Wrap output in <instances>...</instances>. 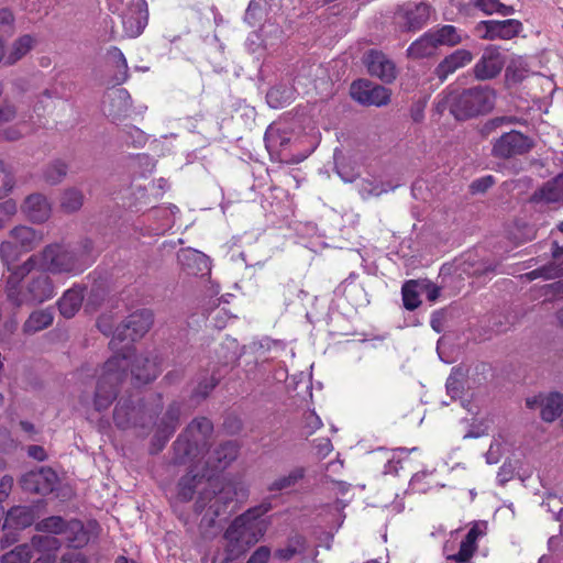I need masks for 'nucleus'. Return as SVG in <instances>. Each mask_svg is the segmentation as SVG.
<instances>
[{
  "label": "nucleus",
  "mask_w": 563,
  "mask_h": 563,
  "mask_svg": "<svg viewBox=\"0 0 563 563\" xmlns=\"http://www.w3.org/2000/svg\"><path fill=\"white\" fill-rule=\"evenodd\" d=\"M307 550V540L303 536L296 533L288 537L284 548L275 551V558L280 561H290L294 556L305 553Z\"/></svg>",
  "instance_id": "31"
},
{
  "label": "nucleus",
  "mask_w": 563,
  "mask_h": 563,
  "mask_svg": "<svg viewBox=\"0 0 563 563\" xmlns=\"http://www.w3.org/2000/svg\"><path fill=\"white\" fill-rule=\"evenodd\" d=\"M437 47L455 46L462 43V36L454 25L445 24L437 29L429 30Z\"/></svg>",
  "instance_id": "32"
},
{
  "label": "nucleus",
  "mask_w": 563,
  "mask_h": 563,
  "mask_svg": "<svg viewBox=\"0 0 563 563\" xmlns=\"http://www.w3.org/2000/svg\"><path fill=\"white\" fill-rule=\"evenodd\" d=\"M563 177L559 176L553 180L547 181L540 189L533 192L531 200L533 202L553 203L563 201Z\"/></svg>",
  "instance_id": "28"
},
{
  "label": "nucleus",
  "mask_w": 563,
  "mask_h": 563,
  "mask_svg": "<svg viewBox=\"0 0 563 563\" xmlns=\"http://www.w3.org/2000/svg\"><path fill=\"white\" fill-rule=\"evenodd\" d=\"M437 45L429 31L413 41L407 48V56L413 59L426 58L434 55Z\"/></svg>",
  "instance_id": "30"
},
{
  "label": "nucleus",
  "mask_w": 563,
  "mask_h": 563,
  "mask_svg": "<svg viewBox=\"0 0 563 563\" xmlns=\"http://www.w3.org/2000/svg\"><path fill=\"white\" fill-rule=\"evenodd\" d=\"M154 322V314L150 309H140L131 313L113 332V336L109 342L112 351H117L114 355L128 354L129 357L134 355L133 342L143 338Z\"/></svg>",
  "instance_id": "9"
},
{
  "label": "nucleus",
  "mask_w": 563,
  "mask_h": 563,
  "mask_svg": "<svg viewBox=\"0 0 563 563\" xmlns=\"http://www.w3.org/2000/svg\"><path fill=\"white\" fill-rule=\"evenodd\" d=\"M207 479L198 474H191V472L184 475L178 482L177 496L181 501H189L192 499L196 488L198 486H206Z\"/></svg>",
  "instance_id": "34"
},
{
  "label": "nucleus",
  "mask_w": 563,
  "mask_h": 563,
  "mask_svg": "<svg viewBox=\"0 0 563 563\" xmlns=\"http://www.w3.org/2000/svg\"><path fill=\"white\" fill-rule=\"evenodd\" d=\"M178 261L183 267L188 268L192 274L202 272L208 267V257L203 253L191 249L183 251L178 255Z\"/></svg>",
  "instance_id": "37"
},
{
  "label": "nucleus",
  "mask_w": 563,
  "mask_h": 563,
  "mask_svg": "<svg viewBox=\"0 0 563 563\" xmlns=\"http://www.w3.org/2000/svg\"><path fill=\"white\" fill-rule=\"evenodd\" d=\"M307 473L306 467L303 466H296L291 471H289L288 474L282 475L274 479L269 486V492H282L288 488L294 487L297 485L301 479L305 478Z\"/></svg>",
  "instance_id": "35"
},
{
  "label": "nucleus",
  "mask_w": 563,
  "mask_h": 563,
  "mask_svg": "<svg viewBox=\"0 0 563 563\" xmlns=\"http://www.w3.org/2000/svg\"><path fill=\"white\" fill-rule=\"evenodd\" d=\"M170 438H172V435H169L168 433L156 428L154 437L151 441L150 453L151 454L159 453L166 446V444Z\"/></svg>",
  "instance_id": "50"
},
{
  "label": "nucleus",
  "mask_w": 563,
  "mask_h": 563,
  "mask_svg": "<svg viewBox=\"0 0 563 563\" xmlns=\"http://www.w3.org/2000/svg\"><path fill=\"white\" fill-rule=\"evenodd\" d=\"M15 115L16 109L12 103L4 101L0 106V124L11 122Z\"/></svg>",
  "instance_id": "56"
},
{
  "label": "nucleus",
  "mask_w": 563,
  "mask_h": 563,
  "mask_svg": "<svg viewBox=\"0 0 563 563\" xmlns=\"http://www.w3.org/2000/svg\"><path fill=\"white\" fill-rule=\"evenodd\" d=\"M465 373L461 367H453L451 374L446 379V390L451 398H460L463 395L464 386H465Z\"/></svg>",
  "instance_id": "40"
},
{
  "label": "nucleus",
  "mask_w": 563,
  "mask_h": 563,
  "mask_svg": "<svg viewBox=\"0 0 563 563\" xmlns=\"http://www.w3.org/2000/svg\"><path fill=\"white\" fill-rule=\"evenodd\" d=\"M363 63L367 73L384 84H391L397 78L396 64L382 51L375 48L367 51L363 57Z\"/></svg>",
  "instance_id": "14"
},
{
  "label": "nucleus",
  "mask_w": 563,
  "mask_h": 563,
  "mask_svg": "<svg viewBox=\"0 0 563 563\" xmlns=\"http://www.w3.org/2000/svg\"><path fill=\"white\" fill-rule=\"evenodd\" d=\"M401 295L404 307L407 310L412 311L420 306L421 301L419 299V294L416 290V282L410 280L404 284L401 288Z\"/></svg>",
  "instance_id": "46"
},
{
  "label": "nucleus",
  "mask_w": 563,
  "mask_h": 563,
  "mask_svg": "<svg viewBox=\"0 0 563 563\" xmlns=\"http://www.w3.org/2000/svg\"><path fill=\"white\" fill-rule=\"evenodd\" d=\"M35 42V38L30 34L16 38L7 56V64L13 65L23 58L33 48Z\"/></svg>",
  "instance_id": "38"
},
{
  "label": "nucleus",
  "mask_w": 563,
  "mask_h": 563,
  "mask_svg": "<svg viewBox=\"0 0 563 563\" xmlns=\"http://www.w3.org/2000/svg\"><path fill=\"white\" fill-rule=\"evenodd\" d=\"M533 146L534 142L530 136L511 130L494 140L492 155L496 158H511L529 153Z\"/></svg>",
  "instance_id": "10"
},
{
  "label": "nucleus",
  "mask_w": 563,
  "mask_h": 563,
  "mask_svg": "<svg viewBox=\"0 0 563 563\" xmlns=\"http://www.w3.org/2000/svg\"><path fill=\"white\" fill-rule=\"evenodd\" d=\"M526 405L528 408L541 409V418L547 422H552L559 418L563 411V394L550 393L547 396L539 395L527 398Z\"/></svg>",
  "instance_id": "20"
},
{
  "label": "nucleus",
  "mask_w": 563,
  "mask_h": 563,
  "mask_svg": "<svg viewBox=\"0 0 563 563\" xmlns=\"http://www.w3.org/2000/svg\"><path fill=\"white\" fill-rule=\"evenodd\" d=\"M14 23V15L11 10L0 8V31H11Z\"/></svg>",
  "instance_id": "57"
},
{
  "label": "nucleus",
  "mask_w": 563,
  "mask_h": 563,
  "mask_svg": "<svg viewBox=\"0 0 563 563\" xmlns=\"http://www.w3.org/2000/svg\"><path fill=\"white\" fill-rule=\"evenodd\" d=\"M36 519L35 508L32 506H13L5 516L3 528L23 530L31 527Z\"/></svg>",
  "instance_id": "25"
},
{
  "label": "nucleus",
  "mask_w": 563,
  "mask_h": 563,
  "mask_svg": "<svg viewBox=\"0 0 563 563\" xmlns=\"http://www.w3.org/2000/svg\"><path fill=\"white\" fill-rule=\"evenodd\" d=\"M240 445L236 441L220 443L212 452H208L206 465L211 471L222 472L238 459Z\"/></svg>",
  "instance_id": "21"
},
{
  "label": "nucleus",
  "mask_w": 563,
  "mask_h": 563,
  "mask_svg": "<svg viewBox=\"0 0 563 563\" xmlns=\"http://www.w3.org/2000/svg\"><path fill=\"white\" fill-rule=\"evenodd\" d=\"M37 266V256H30L23 264L16 266L8 276L4 285L7 300L15 308L24 305L33 306L49 300L55 295V287L49 276L44 272L24 278Z\"/></svg>",
  "instance_id": "1"
},
{
  "label": "nucleus",
  "mask_w": 563,
  "mask_h": 563,
  "mask_svg": "<svg viewBox=\"0 0 563 563\" xmlns=\"http://www.w3.org/2000/svg\"><path fill=\"white\" fill-rule=\"evenodd\" d=\"M10 236L14 243L24 252L34 250L44 239L41 231L31 227L18 225L10 231Z\"/></svg>",
  "instance_id": "27"
},
{
  "label": "nucleus",
  "mask_w": 563,
  "mask_h": 563,
  "mask_svg": "<svg viewBox=\"0 0 563 563\" xmlns=\"http://www.w3.org/2000/svg\"><path fill=\"white\" fill-rule=\"evenodd\" d=\"M271 549L266 545H261L257 548L246 563H268L271 558Z\"/></svg>",
  "instance_id": "54"
},
{
  "label": "nucleus",
  "mask_w": 563,
  "mask_h": 563,
  "mask_svg": "<svg viewBox=\"0 0 563 563\" xmlns=\"http://www.w3.org/2000/svg\"><path fill=\"white\" fill-rule=\"evenodd\" d=\"M495 101V90L481 85L451 92L448 97L449 110L460 121L487 114L494 109Z\"/></svg>",
  "instance_id": "6"
},
{
  "label": "nucleus",
  "mask_w": 563,
  "mask_h": 563,
  "mask_svg": "<svg viewBox=\"0 0 563 563\" xmlns=\"http://www.w3.org/2000/svg\"><path fill=\"white\" fill-rule=\"evenodd\" d=\"M475 8L486 14L499 13L501 15H510L515 12L514 7L506 5L499 0H471Z\"/></svg>",
  "instance_id": "42"
},
{
  "label": "nucleus",
  "mask_w": 563,
  "mask_h": 563,
  "mask_svg": "<svg viewBox=\"0 0 563 563\" xmlns=\"http://www.w3.org/2000/svg\"><path fill=\"white\" fill-rule=\"evenodd\" d=\"M22 210L26 218L32 222H45L51 216V205L46 197L41 194H32L27 196L22 206Z\"/></svg>",
  "instance_id": "23"
},
{
  "label": "nucleus",
  "mask_w": 563,
  "mask_h": 563,
  "mask_svg": "<svg viewBox=\"0 0 563 563\" xmlns=\"http://www.w3.org/2000/svg\"><path fill=\"white\" fill-rule=\"evenodd\" d=\"M128 357L129 367L135 385H145L157 378L162 372V361L155 354L135 356L132 362Z\"/></svg>",
  "instance_id": "17"
},
{
  "label": "nucleus",
  "mask_w": 563,
  "mask_h": 563,
  "mask_svg": "<svg viewBox=\"0 0 563 563\" xmlns=\"http://www.w3.org/2000/svg\"><path fill=\"white\" fill-rule=\"evenodd\" d=\"M494 184H495L494 177L492 175H486L484 177L475 179L471 184V190H472V192H485Z\"/></svg>",
  "instance_id": "53"
},
{
  "label": "nucleus",
  "mask_w": 563,
  "mask_h": 563,
  "mask_svg": "<svg viewBox=\"0 0 563 563\" xmlns=\"http://www.w3.org/2000/svg\"><path fill=\"white\" fill-rule=\"evenodd\" d=\"M155 408H150L144 401H133L121 398L113 411L114 424L121 430L135 429L137 434L145 437L150 433L154 416L162 410V396L155 395Z\"/></svg>",
  "instance_id": "7"
},
{
  "label": "nucleus",
  "mask_w": 563,
  "mask_h": 563,
  "mask_svg": "<svg viewBox=\"0 0 563 563\" xmlns=\"http://www.w3.org/2000/svg\"><path fill=\"white\" fill-rule=\"evenodd\" d=\"M323 422L321 418L314 412L309 411L305 415V429H307V437L312 435L316 431L321 429Z\"/></svg>",
  "instance_id": "52"
},
{
  "label": "nucleus",
  "mask_w": 563,
  "mask_h": 563,
  "mask_svg": "<svg viewBox=\"0 0 563 563\" xmlns=\"http://www.w3.org/2000/svg\"><path fill=\"white\" fill-rule=\"evenodd\" d=\"M57 483V473L53 468L44 466L25 473L20 479L24 492L42 496L53 493Z\"/></svg>",
  "instance_id": "12"
},
{
  "label": "nucleus",
  "mask_w": 563,
  "mask_h": 563,
  "mask_svg": "<svg viewBox=\"0 0 563 563\" xmlns=\"http://www.w3.org/2000/svg\"><path fill=\"white\" fill-rule=\"evenodd\" d=\"M128 354L113 355L102 367L93 395V407L101 412L107 410L117 399L119 385L128 377Z\"/></svg>",
  "instance_id": "8"
},
{
  "label": "nucleus",
  "mask_w": 563,
  "mask_h": 563,
  "mask_svg": "<svg viewBox=\"0 0 563 563\" xmlns=\"http://www.w3.org/2000/svg\"><path fill=\"white\" fill-rule=\"evenodd\" d=\"M30 545L37 550H58L62 543L56 537L37 534L32 537Z\"/></svg>",
  "instance_id": "49"
},
{
  "label": "nucleus",
  "mask_w": 563,
  "mask_h": 563,
  "mask_svg": "<svg viewBox=\"0 0 563 563\" xmlns=\"http://www.w3.org/2000/svg\"><path fill=\"white\" fill-rule=\"evenodd\" d=\"M271 509L269 503H263L249 508L230 523L224 532L230 560L238 559L265 536L269 522L263 517Z\"/></svg>",
  "instance_id": "3"
},
{
  "label": "nucleus",
  "mask_w": 563,
  "mask_h": 563,
  "mask_svg": "<svg viewBox=\"0 0 563 563\" xmlns=\"http://www.w3.org/2000/svg\"><path fill=\"white\" fill-rule=\"evenodd\" d=\"M539 268V273H541V278L543 279L549 280L563 277V266L555 262H550Z\"/></svg>",
  "instance_id": "51"
},
{
  "label": "nucleus",
  "mask_w": 563,
  "mask_h": 563,
  "mask_svg": "<svg viewBox=\"0 0 563 563\" xmlns=\"http://www.w3.org/2000/svg\"><path fill=\"white\" fill-rule=\"evenodd\" d=\"M68 170L67 165L57 159L49 164L44 172V179L52 185L60 183L66 176Z\"/></svg>",
  "instance_id": "45"
},
{
  "label": "nucleus",
  "mask_w": 563,
  "mask_h": 563,
  "mask_svg": "<svg viewBox=\"0 0 563 563\" xmlns=\"http://www.w3.org/2000/svg\"><path fill=\"white\" fill-rule=\"evenodd\" d=\"M59 563H87V559L80 552H66L62 555Z\"/></svg>",
  "instance_id": "60"
},
{
  "label": "nucleus",
  "mask_w": 563,
  "mask_h": 563,
  "mask_svg": "<svg viewBox=\"0 0 563 563\" xmlns=\"http://www.w3.org/2000/svg\"><path fill=\"white\" fill-rule=\"evenodd\" d=\"M148 22V8L145 0H130L122 14V25L130 38L140 36Z\"/></svg>",
  "instance_id": "16"
},
{
  "label": "nucleus",
  "mask_w": 563,
  "mask_h": 563,
  "mask_svg": "<svg viewBox=\"0 0 563 563\" xmlns=\"http://www.w3.org/2000/svg\"><path fill=\"white\" fill-rule=\"evenodd\" d=\"M552 262H555L563 266V246L559 245L556 241H553L551 249Z\"/></svg>",
  "instance_id": "64"
},
{
  "label": "nucleus",
  "mask_w": 563,
  "mask_h": 563,
  "mask_svg": "<svg viewBox=\"0 0 563 563\" xmlns=\"http://www.w3.org/2000/svg\"><path fill=\"white\" fill-rule=\"evenodd\" d=\"M431 5L428 2H408L400 5L396 12L399 26L408 32L421 30L430 19Z\"/></svg>",
  "instance_id": "13"
},
{
  "label": "nucleus",
  "mask_w": 563,
  "mask_h": 563,
  "mask_svg": "<svg viewBox=\"0 0 563 563\" xmlns=\"http://www.w3.org/2000/svg\"><path fill=\"white\" fill-rule=\"evenodd\" d=\"M93 243L84 238L77 243H51L37 256V265L53 274L82 273L92 263Z\"/></svg>",
  "instance_id": "2"
},
{
  "label": "nucleus",
  "mask_w": 563,
  "mask_h": 563,
  "mask_svg": "<svg viewBox=\"0 0 563 563\" xmlns=\"http://www.w3.org/2000/svg\"><path fill=\"white\" fill-rule=\"evenodd\" d=\"M33 551L30 544L16 545L13 550L2 555L1 563H30Z\"/></svg>",
  "instance_id": "43"
},
{
  "label": "nucleus",
  "mask_w": 563,
  "mask_h": 563,
  "mask_svg": "<svg viewBox=\"0 0 563 563\" xmlns=\"http://www.w3.org/2000/svg\"><path fill=\"white\" fill-rule=\"evenodd\" d=\"M543 289L545 295H551L554 299H563V279L548 284Z\"/></svg>",
  "instance_id": "58"
},
{
  "label": "nucleus",
  "mask_w": 563,
  "mask_h": 563,
  "mask_svg": "<svg viewBox=\"0 0 563 563\" xmlns=\"http://www.w3.org/2000/svg\"><path fill=\"white\" fill-rule=\"evenodd\" d=\"M130 134L133 137L132 144L135 147H142L146 143L147 139H146L145 133L142 130H140L135 126H131Z\"/></svg>",
  "instance_id": "61"
},
{
  "label": "nucleus",
  "mask_w": 563,
  "mask_h": 563,
  "mask_svg": "<svg viewBox=\"0 0 563 563\" xmlns=\"http://www.w3.org/2000/svg\"><path fill=\"white\" fill-rule=\"evenodd\" d=\"M84 205V194L77 188L66 189L60 197V208L67 212L73 213L78 211Z\"/></svg>",
  "instance_id": "39"
},
{
  "label": "nucleus",
  "mask_w": 563,
  "mask_h": 563,
  "mask_svg": "<svg viewBox=\"0 0 563 563\" xmlns=\"http://www.w3.org/2000/svg\"><path fill=\"white\" fill-rule=\"evenodd\" d=\"M220 376H217L214 373L208 377L201 379L197 387L192 393L194 398H206L210 395V393L214 389V387L219 384Z\"/></svg>",
  "instance_id": "48"
},
{
  "label": "nucleus",
  "mask_w": 563,
  "mask_h": 563,
  "mask_svg": "<svg viewBox=\"0 0 563 563\" xmlns=\"http://www.w3.org/2000/svg\"><path fill=\"white\" fill-rule=\"evenodd\" d=\"M85 290V287L76 285L64 292L57 301L58 310L63 317L69 319L79 311L84 301Z\"/></svg>",
  "instance_id": "26"
},
{
  "label": "nucleus",
  "mask_w": 563,
  "mask_h": 563,
  "mask_svg": "<svg viewBox=\"0 0 563 563\" xmlns=\"http://www.w3.org/2000/svg\"><path fill=\"white\" fill-rule=\"evenodd\" d=\"M236 496V488L231 482L221 483L219 478L208 477L195 504L196 512H205L201 525L206 522L211 527L217 518L229 515Z\"/></svg>",
  "instance_id": "5"
},
{
  "label": "nucleus",
  "mask_w": 563,
  "mask_h": 563,
  "mask_svg": "<svg viewBox=\"0 0 563 563\" xmlns=\"http://www.w3.org/2000/svg\"><path fill=\"white\" fill-rule=\"evenodd\" d=\"M181 415V405L178 401H173L167 407V410L156 423V428L159 430L173 435L179 424V419Z\"/></svg>",
  "instance_id": "36"
},
{
  "label": "nucleus",
  "mask_w": 563,
  "mask_h": 563,
  "mask_svg": "<svg viewBox=\"0 0 563 563\" xmlns=\"http://www.w3.org/2000/svg\"><path fill=\"white\" fill-rule=\"evenodd\" d=\"M62 536L67 548L70 549H82L90 540V534L84 522L76 518L67 520Z\"/></svg>",
  "instance_id": "24"
},
{
  "label": "nucleus",
  "mask_w": 563,
  "mask_h": 563,
  "mask_svg": "<svg viewBox=\"0 0 563 563\" xmlns=\"http://www.w3.org/2000/svg\"><path fill=\"white\" fill-rule=\"evenodd\" d=\"M496 125L500 124H526L527 121L525 119L515 117V115H505L494 119L493 121Z\"/></svg>",
  "instance_id": "62"
},
{
  "label": "nucleus",
  "mask_w": 563,
  "mask_h": 563,
  "mask_svg": "<svg viewBox=\"0 0 563 563\" xmlns=\"http://www.w3.org/2000/svg\"><path fill=\"white\" fill-rule=\"evenodd\" d=\"M15 186V178L10 167L0 159V200L11 194Z\"/></svg>",
  "instance_id": "44"
},
{
  "label": "nucleus",
  "mask_w": 563,
  "mask_h": 563,
  "mask_svg": "<svg viewBox=\"0 0 563 563\" xmlns=\"http://www.w3.org/2000/svg\"><path fill=\"white\" fill-rule=\"evenodd\" d=\"M505 66V56L497 46H488L475 63L473 73L478 80L496 78Z\"/></svg>",
  "instance_id": "18"
},
{
  "label": "nucleus",
  "mask_w": 563,
  "mask_h": 563,
  "mask_svg": "<svg viewBox=\"0 0 563 563\" xmlns=\"http://www.w3.org/2000/svg\"><path fill=\"white\" fill-rule=\"evenodd\" d=\"M54 313L52 309H40L33 311L22 325V331L25 334H34L42 330L47 329L53 324Z\"/></svg>",
  "instance_id": "29"
},
{
  "label": "nucleus",
  "mask_w": 563,
  "mask_h": 563,
  "mask_svg": "<svg viewBox=\"0 0 563 563\" xmlns=\"http://www.w3.org/2000/svg\"><path fill=\"white\" fill-rule=\"evenodd\" d=\"M473 58L474 56L471 51L465 48L455 49L438 64L434 74L443 82L450 75L468 65Z\"/></svg>",
  "instance_id": "22"
},
{
  "label": "nucleus",
  "mask_w": 563,
  "mask_h": 563,
  "mask_svg": "<svg viewBox=\"0 0 563 563\" xmlns=\"http://www.w3.org/2000/svg\"><path fill=\"white\" fill-rule=\"evenodd\" d=\"M486 522H474L464 539L461 541L457 553L449 555L448 560L455 563H468L477 550L478 539L486 534Z\"/></svg>",
  "instance_id": "19"
},
{
  "label": "nucleus",
  "mask_w": 563,
  "mask_h": 563,
  "mask_svg": "<svg viewBox=\"0 0 563 563\" xmlns=\"http://www.w3.org/2000/svg\"><path fill=\"white\" fill-rule=\"evenodd\" d=\"M13 487V477L10 475H4L0 479V503L5 500Z\"/></svg>",
  "instance_id": "59"
},
{
  "label": "nucleus",
  "mask_w": 563,
  "mask_h": 563,
  "mask_svg": "<svg viewBox=\"0 0 563 563\" xmlns=\"http://www.w3.org/2000/svg\"><path fill=\"white\" fill-rule=\"evenodd\" d=\"M27 454L37 461H44L47 457L45 450L40 445H30L27 449Z\"/></svg>",
  "instance_id": "63"
},
{
  "label": "nucleus",
  "mask_w": 563,
  "mask_h": 563,
  "mask_svg": "<svg viewBox=\"0 0 563 563\" xmlns=\"http://www.w3.org/2000/svg\"><path fill=\"white\" fill-rule=\"evenodd\" d=\"M131 107L132 99L129 91L124 88H120L114 91L113 98L111 99L109 115L113 120H120L126 117Z\"/></svg>",
  "instance_id": "33"
},
{
  "label": "nucleus",
  "mask_w": 563,
  "mask_h": 563,
  "mask_svg": "<svg viewBox=\"0 0 563 563\" xmlns=\"http://www.w3.org/2000/svg\"><path fill=\"white\" fill-rule=\"evenodd\" d=\"M213 423L206 417L195 418L173 444L174 463L200 462L209 452Z\"/></svg>",
  "instance_id": "4"
},
{
  "label": "nucleus",
  "mask_w": 563,
  "mask_h": 563,
  "mask_svg": "<svg viewBox=\"0 0 563 563\" xmlns=\"http://www.w3.org/2000/svg\"><path fill=\"white\" fill-rule=\"evenodd\" d=\"M109 54L113 58H115L117 66L119 69H121L120 76L115 77V84L121 85V84L125 82L129 78V66H128L126 58H125L124 54L122 53V51L117 46L110 47Z\"/></svg>",
  "instance_id": "47"
},
{
  "label": "nucleus",
  "mask_w": 563,
  "mask_h": 563,
  "mask_svg": "<svg viewBox=\"0 0 563 563\" xmlns=\"http://www.w3.org/2000/svg\"><path fill=\"white\" fill-rule=\"evenodd\" d=\"M523 29L521 21L517 19L481 21L476 30L484 40H511Z\"/></svg>",
  "instance_id": "15"
},
{
  "label": "nucleus",
  "mask_w": 563,
  "mask_h": 563,
  "mask_svg": "<svg viewBox=\"0 0 563 563\" xmlns=\"http://www.w3.org/2000/svg\"><path fill=\"white\" fill-rule=\"evenodd\" d=\"M67 519L62 516H49L35 523V530L38 532L62 536Z\"/></svg>",
  "instance_id": "41"
},
{
  "label": "nucleus",
  "mask_w": 563,
  "mask_h": 563,
  "mask_svg": "<svg viewBox=\"0 0 563 563\" xmlns=\"http://www.w3.org/2000/svg\"><path fill=\"white\" fill-rule=\"evenodd\" d=\"M351 97L363 106L383 107L390 102V89L374 84L368 79H358L352 82Z\"/></svg>",
  "instance_id": "11"
},
{
  "label": "nucleus",
  "mask_w": 563,
  "mask_h": 563,
  "mask_svg": "<svg viewBox=\"0 0 563 563\" xmlns=\"http://www.w3.org/2000/svg\"><path fill=\"white\" fill-rule=\"evenodd\" d=\"M313 443L317 454L321 459L327 457L333 451V445L329 438H318L313 441Z\"/></svg>",
  "instance_id": "55"
}]
</instances>
